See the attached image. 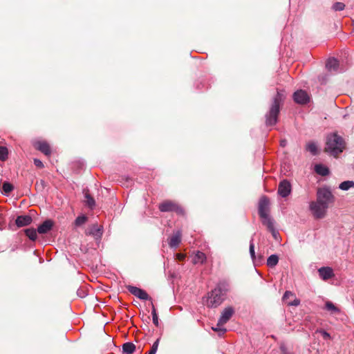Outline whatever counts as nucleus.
Masks as SVG:
<instances>
[{
	"label": "nucleus",
	"mask_w": 354,
	"mask_h": 354,
	"mask_svg": "<svg viewBox=\"0 0 354 354\" xmlns=\"http://www.w3.org/2000/svg\"><path fill=\"white\" fill-rule=\"evenodd\" d=\"M284 100L282 91L277 90V95L273 99L268 113L266 115V125L272 126L277 122L278 115L280 111V106Z\"/></svg>",
	"instance_id": "nucleus-1"
},
{
	"label": "nucleus",
	"mask_w": 354,
	"mask_h": 354,
	"mask_svg": "<svg viewBox=\"0 0 354 354\" xmlns=\"http://www.w3.org/2000/svg\"><path fill=\"white\" fill-rule=\"evenodd\" d=\"M346 147L344 139L337 133H333L327 137L325 151L332 156L337 157L343 152Z\"/></svg>",
	"instance_id": "nucleus-2"
},
{
	"label": "nucleus",
	"mask_w": 354,
	"mask_h": 354,
	"mask_svg": "<svg viewBox=\"0 0 354 354\" xmlns=\"http://www.w3.org/2000/svg\"><path fill=\"white\" fill-rule=\"evenodd\" d=\"M227 289L218 284L212 290L207 297L205 304L209 308H216L225 299Z\"/></svg>",
	"instance_id": "nucleus-3"
},
{
	"label": "nucleus",
	"mask_w": 354,
	"mask_h": 354,
	"mask_svg": "<svg viewBox=\"0 0 354 354\" xmlns=\"http://www.w3.org/2000/svg\"><path fill=\"white\" fill-rule=\"evenodd\" d=\"M316 200L328 207L335 202V196L329 187H322L317 189Z\"/></svg>",
	"instance_id": "nucleus-4"
},
{
	"label": "nucleus",
	"mask_w": 354,
	"mask_h": 354,
	"mask_svg": "<svg viewBox=\"0 0 354 354\" xmlns=\"http://www.w3.org/2000/svg\"><path fill=\"white\" fill-rule=\"evenodd\" d=\"M234 313V309L232 307L229 306L225 308L221 313L216 327H213L212 329L215 331H221L223 334L225 333L226 329L223 328V326L230 319Z\"/></svg>",
	"instance_id": "nucleus-5"
},
{
	"label": "nucleus",
	"mask_w": 354,
	"mask_h": 354,
	"mask_svg": "<svg viewBox=\"0 0 354 354\" xmlns=\"http://www.w3.org/2000/svg\"><path fill=\"white\" fill-rule=\"evenodd\" d=\"M309 208L314 218L321 219L325 216L328 207L316 200L310 203Z\"/></svg>",
	"instance_id": "nucleus-6"
},
{
	"label": "nucleus",
	"mask_w": 354,
	"mask_h": 354,
	"mask_svg": "<svg viewBox=\"0 0 354 354\" xmlns=\"http://www.w3.org/2000/svg\"><path fill=\"white\" fill-rule=\"evenodd\" d=\"M159 209L161 212H175L178 214H182L183 209L176 203L171 201H165L160 204Z\"/></svg>",
	"instance_id": "nucleus-7"
},
{
	"label": "nucleus",
	"mask_w": 354,
	"mask_h": 354,
	"mask_svg": "<svg viewBox=\"0 0 354 354\" xmlns=\"http://www.w3.org/2000/svg\"><path fill=\"white\" fill-rule=\"evenodd\" d=\"M270 200L267 196H263L260 198L258 205L259 216L270 214Z\"/></svg>",
	"instance_id": "nucleus-8"
},
{
	"label": "nucleus",
	"mask_w": 354,
	"mask_h": 354,
	"mask_svg": "<svg viewBox=\"0 0 354 354\" xmlns=\"http://www.w3.org/2000/svg\"><path fill=\"white\" fill-rule=\"evenodd\" d=\"M291 189L290 182L287 180H283L279 184L277 193L280 196L286 198L290 194Z\"/></svg>",
	"instance_id": "nucleus-9"
},
{
	"label": "nucleus",
	"mask_w": 354,
	"mask_h": 354,
	"mask_svg": "<svg viewBox=\"0 0 354 354\" xmlns=\"http://www.w3.org/2000/svg\"><path fill=\"white\" fill-rule=\"evenodd\" d=\"M293 100L297 104H305L310 101V97L305 91L301 89L294 93Z\"/></svg>",
	"instance_id": "nucleus-10"
},
{
	"label": "nucleus",
	"mask_w": 354,
	"mask_h": 354,
	"mask_svg": "<svg viewBox=\"0 0 354 354\" xmlns=\"http://www.w3.org/2000/svg\"><path fill=\"white\" fill-rule=\"evenodd\" d=\"M130 293L142 300H148L151 298L147 292L136 286H129L127 288Z\"/></svg>",
	"instance_id": "nucleus-11"
},
{
	"label": "nucleus",
	"mask_w": 354,
	"mask_h": 354,
	"mask_svg": "<svg viewBox=\"0 0 354 354\" xmlns=\"http://www.w3.org/2000/svg\"><path fill=\"white\" fill-rule=\"evenodd\" d=\"M282 300L286 302L288 306H297L300 304L299 299L295 297L294 293L288 290L285 292Z\"/></svg>",
	"instance_id": "nucleus-12"
},
{
	"label": "nucleus",
	"mask_w": 354,
	"mask_h": 354,
	"mask_svg": "<svg viewBox=\"0 0 354 354\" xmlns=\"http://www.w3.org/2000/svg\"><path fill=\"white\" fill-rule=\"evenodd\" d=\"M262 224L266 226L267 229L272 232L274 236H276V231L274 226L273 219L271 218L270 214H266L264 216H259Z\"/></svg>",
	"instance_id": "nucleus-13"
},
{
	"label": "nucleus",
	"mask_w": 354,
	"mask_h": 354,
	"mask_svg": "<svg viewBox=\"0 0 354 354\" xmlns=\"http://www.w3.org/2000/svg\"><path fill=\"white\" fill-rule=\"evenodd\" d=\"M35 148L42 152L46 156H49L51 153V149L48 142L46 141L39 140L35 142Z\"/></svg>",
	"instance_id": "nucleus-14"
},
{
	"label": "nucleus",
	"mask_w": 354,
	"mask_h": 354,
	"mask_svg": "<svg viewBox=\"0 0 354 354\" xmlns=\"http://www.w3.org/2000/svg\"><path fill=\"white\" fill-rule=\"evenodd\" d=\"M319 275L322 279L326 281L334 277L333 270L330 267H322L318 270Z\"/></svg>",
	"instance_id": "nucleus-15"
},
{
	"label": "nucleus",
	"mask_w": 354,
	"mask_h": 354,
	"mask_svg": "<svg viewBox=\"0 0 354 354\" xmlns=\"http://www.w3.org/2000/svg\"><path fill=\"white\" fill-rule=\"evenodd\" d=\"M53 222L51 220H46L37 227V232L43 234L48 233L53 227Z\"/></svg>",
	"instance_id": "nucleus-16"
},
{
	"label": "nucleus",
	"mask_w": 354,
	"mask_h": 354,
	"mask_svg": "<svg viewBox=\"0 0 354 354\" xmlns=\"http://www.w3.org/2000/svg\"><path fill=\"white\" fill-rule=\"evenodd\" d=\"M181 232L180 231L176 232L169 239V245L170 248H176L181 242Z\"/></svg>",
	"instance_id": "nucleus-17"
},
{
	"label": "nucleus",
	"mask_w": 354,
	"mask_h": 354,
	"mask_svg": "<svg viewBox=\"0 0 354 354\" xmlns=\"http://www.w3.org/2000/svg\"><path fill=\"white\" fill-rule=\"evenodd\" d=\"M32 222V218L28 215L19 216L17 217L15 223L17 227H21L28 225Z\"/></svg>",
	"instance_id": "nucleus-18"
},
{
	"label": "nucleus",
	"mask_w": 354,
	"mask_h": 354,
	"mask_svg": "<svg viewBox=\"0 0 354 354\" xmlns=\"http://www.w3.org/2000/svg\"><path fill=\"white\" fill-rule=\"evenodd\" d=\"M86 234L93 235L96 238H100L102 234V227L97 224H94L86 230Z\"/></svg>",
	"instance_id": "nucleus-19"
},
{
	"label": "nucleus",
	"mask_w": 354,
	"mask_h": 354,
	"mask_svg": "<svg viewBox=\"0 0 354 354\" xmlns=\"http://www.w3.org/2000/svg\"><path fill=\"white\" fill-rule=\"evenodd\" d=\"M326 67L329 71L337 72L339 62L334 57L329 58L326 62Z\"/></svg>",
	"instance_id": "nucleus-20"
},
{
	"label": "nucleus",
	"mask_w": 354,
	"mask_h": 354,
	"mask_svg": "<svg viewBox=\"0 0 354 354\" xmlns=\"http://www.w3.org/2000/svg\"><path fill=\"white\" fill-rule=\"evenodd\" d=\"M315 171L322 176H326L329 174L328 168L322 164L315 165Z\"/></svg>",
	"instance_id": "nucleus-21"
},
{
	"label": "nucleus",
	"mask_w": 354,
	"mask_h": 354,
	"mask_svg": "<svg viewBox=\"0 0 354 354\" xmlns=\"http://www.w3.org/2000/svg\"><path fill=\"white\" fill-rule=\"evenodd\" d=\"M206 261V256L205 254L200 251H198L194 258H193V263L194 264L196 263H203Z\"/></svg>",
	"instance_id": "nucleus-22"
},
{
	"label": "nucleus",
	"mask_w": 354,
	"mask_h": 354,
	"mask_svg": "<svg viewBox=\"0 0 354 354\" xmlns=\"http://www.w3.org/2000/svg\"><path fill=\"white\" fill-rule=\"evenodd\" d=\"M136 346L131 342H126L122 345L123 353L125 354H131L134 352Z\"/></svg>",
	"instance_id": "nucleus-23"
},
{
	"label": "nucleus",
	"mask_w": 354,
	"mask_h": 354,
	"mask_svg": "<svg viewBox=\"0 0 354 354\" xmlns=\"http://www.w3.org/2000/svg\"><path fill=\"white\" fill-rule=\"evenodd\" d=\"M85 203L91 209H93L95 205L94 198L87 192L84 193Z\"/></svg>",
	"instance_id": "nucleus-24"
},
{
	"label": "nucleus",
	"mask_w": 354,
	"mask_h": 354,
	"mask_svg": "<svg viewBox=\"0 0 354 354\" xmlns=\"http://www.w3.org/2000/svg\"><path fill=\"white\" fill-rule=\"evenodd\" d=\"M325 308L333 314H337L340 312L339 309L329 301L326 302Z\"/></svg>",
	"instance_id": "nucleus-25"
},
{
	"label": "nucleus",
	"mask_w": 354,
	"mask_h": 354,
	"mask_svg": "<svg viewBox=\"0 0 354 354\" xmlns=\"http://www.w3.org/2000/svg\"><path fill=\"white\" fill-rule=\"evenodd\" d=\"M279 261V257L276 254L270 255L267 260V265L270 268L274 267Z\"/></svg>",
	"instance_id": "nucleus-26"
},
{
	"label": "nucleus",
	"mask_w": 354,
	"mask_h": 354,
	"mask_svg": "<svg viewBox=\"0 0 354 354\" xmlns=\"http://www.w3.org/2000/svg\"><path fill=\"white\" fill-rule=\"evenodd\" d=\"M354 187V181L346 180L341 183L339 185V188L342 190H348L349 189Z\"/></svg>",
	"instance_id": "nucleus-27"
},
{
	"label": "nucleus",
	"mask_w": 354,
	"mask_h": 354,
	"mask_svg": "<svg viewBox=\"0 0 354 354\" xmlns=\"http://www.w3.org/2000/svg\"><path fill=\"white\" fill-rule=\"evenodd\" d=\"M37 230L33 228L26 229L25 230L26 235L32 241H35L37 238Z\"/></svg>",
	"instance_id": "nucleus-28"
},
{
	"label": "nucleus",
	"mask_w": 354,
	"mask_h": 354,
	"mask_svg": "<svg viewBox=\"0 0 354 354\" xmlns=\"http://www.w3.org/2000/svg\"><path fill=\"white\" fill-rule=\"evenodd\" d=\"M14 187L12 185L8 182H4L2 185V192H3L5 194H10L12 190Z\"/></svg>",
	"instance_id": "nucleus-29"
},
{
	"label": "nucleus",
	"mask_w": 354,
	"mask_h": 354,
	"mask_svg": "<svg viewBox=\"0 0 354 354\" xmlns=\"http://www.w3.org/2000/svg\"><path fill=\"white\" fill-rule=\"evenodd\" d=\"M306 149L313 155H316L317 153V147L315 142L308 143L306 145Z\"/></svg>",
	"instance_id": "nucleus-30"
},
{
	"label": "nucleus",
	"mask_w": 354,
	"mask_h": 354,
	"mask_svg": "<svg viewBox=\"0 0 354 354\" xmlns=\"http://www.w3.org/2000/svg\"><path fill=\"white\" fill-rule=\"evenodd\" d=\"M250 254L251 256V258L253 260V262L254 264L257 263V259L255 257V252H254V244L253 243V239H251L250 242Z\"/></svg>",
	"instance_id": "nucleus-31"
},
{
	"label": "nucleus",
	"mask_w": 354,
	"mask_h": 354,
	"mask_svg": "<svg viewBox=\"0 0 354 354\" xmlns=\"http://www.w3.org/2000/svg\"><path fill=\"white\" fill-rule=\"evenodd\" d=\"M8 149L5 147L0 146V160L2 161L6 160L8 158Z\"/></svg>",
	"instance_id": "nucleus-32"
},
{
	"label": "nucleus",
	"mask_w": 354,
	"mask_h": 354,
	"mask_svg": "<svg viewBox=\"0 0 354 354\" xmlns=\"http://www.w3.org/2000/svg\"><path fill=\"white\" fill-rule=\"evenodd\" d=\"M87 221V217L84 215L79 216L76 218L75 221V224L76 226H80L86 223Z\"/></svg>",
	"instance_id": "nucleus-33"
},
{
	"label": "nucleus",
	"mask_w": 354,
	"mask_h": 354,
	"mask_svg": "<svg viewBox=\"0 0 354 354\" xmlns=\"http://www.w3.org/2000/svg\"><path fill=\"white\" fill-rule=\"evenodd\" d=\"M151 306H152L151 315H152L153 323L156 326H158V314L156 313V308H155V307H154L153 304H151Z\"/></svg>",
	"instance_id": "nucleus-34"
},
{
	"label": "nucleus",
	"mask_w": 354,
	"mask_h": 354,
	"mask_svg": "<svg viewBox=\"0 0 354 354\" xmlns=\"http://www.w3.org/2000/svg\"><path fill=\"white\" fill-rule=\"evenodd\" d=\"M345 5L342 2H336L333 6V9L335 11H342L344 9Z\"/></svg>",
	"instance_id": "nucleus-35"
},
{
	"label": "nucleus",
	"mask_w": 354,
	"mask_h": 354,
	"mask_svg": "<svg viewBox=\"0 0 354 354\" xmlns=\"http://www.w3.org/2000/svg\"><path fill=\"white\" fill-rule=\"evenodd\" d=\"M159 344V339H157L156 342L153 344L151 350L149 351L148 354H156L158 347Z\"/></svg>",
	"instance_id": "nucleus-36"
},
{
	"label": "nucleus",
	"mask_w": 354,
	"mask_h": 354,
	"mask_svg": "<svg viewBox=\"0 0 354 354\" xmlns=\"http://www.w3.org/2000/svg\"><path fill=\"white\" fill-rule=\"evenodd\" d=\"M77 295H78L80 297H81V298H84V297H86V292H85L83 289H82V288H79V289L77 290Z\"/></svg>",
	"instance_id": "nucleus-37"
},
{
	"label": "nucleus",
	"mask_w": 354,
	"mask_h": 354,
	"mask_svg": "<svg viewBox=\"0 0 354 354\" xmlns=\"http://www.w3.org/2000/svg\"><path fill=\"white\" fill-rule=\"evenodd\" d=\"M34 164L37 167H39V168L44 167L43 162L39 159H34Z\"/></svg>",
	"instance_id": "nucleus-38"
},
{
	"label": "nucleus",
	"mask_w": 354,
	"mask_h": 354,
	"mask_svg": "<svg viewBox=\"0 0 354 354\" xmlns=\"http://www.w3.org/2000/svg\"><path fill=\"white\" fill-rule=\"evenodd\" d=\"M176 258L178 261H182L185 259V255L182 253H178L176 254Z\"/></svg>",
	"instance_id": "nucleus-39"
},
{
	"label": "nucleus",
	"mask_w": 354,
	"mask_h": 354,
	"mask_svg": "<svg viewBox=\"0 0 354 354\" xmlns=\"http://www.w3.org/2000/svg\"><path fill=\"white\" fill-rule=\"evenodd\" d=\"M322 333L323 337L324 339H328V338L330 337V334L328 333L327 332L324 331V330L322 331Z\"/></svg>",
	"instance_id": "nucleus-40"
},
{
	"label": "nucleus",
	"mask_w": 354,
	"mask_h": 354,
	"mask_svg": "<svg viewBox=\"0 0 354 354\" xmlns=\"http://www.w3.org/2000/svg\"><path fill=\"white\" fill-rule=\"evenodd\" d=\"M282 146H284V142H281V144Z\"/></svg>",
	"instance_id": "nucleus-41"
},
{
	"label": "nucleus",
	"mask_w": 354,
	"mask_h": 354,
	"mask_svg": "<svg viewBox=\"0 0 354 354\" xmlns=\"http://www.w3.org/2000/svg\"><path fill=\"white\" fill-rule=\"evenodd\" d=\"M258 262H259V263H260V262H261V257H259V261H258Z\"/></svg>",
	"instance_id": "nucleus-42"
},
{
	"label": "nucleus",
	"mask_w": 354,
	"mask_h": 354,
	"mask_svg": "<svg viewBox=\"0 0 354 354\" xmlns=\"http://www.w3.org/2000/svg\"><path fill=\"white\" fill-rule=\"evenodd\" d=\"M1 229H2V227H0V230H1Z\"/></svg>",
	"instance_id": "nucleus-43"
}]
</instances>
